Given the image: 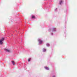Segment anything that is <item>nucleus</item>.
Here are the masks:
<instances>
[{
    "label": "nucleus",
    "instance_id": "nucleus-1",
    "mask_svg": "<svg viewBox=\"0 0 77 77\" xmlns=\"http://www.w3.org/2000/svg\"><path fill=\"white\" fill-rule=\"evenodd\" d=\"M5 38H2L0 40V45H2L3 43V41H4Z\"/></svg>",
    "mask_w": 77,
    "mask_h": 77
},
{
    "label": "nucleus",
    "instance_id": "nucleus-2",
    "mask_svg": "<svg viewBox=\"0 0 77 77\" xmlns=\"http://www.w3.org/2000/svg\"><path fill=\"white\" fill-rule=\"evenodd\" d=\"M38 42L40 44H41L42 43V41L40 39H38Z\"/></svg>",
    "mask_w": 77,
    "mask_h": 77
},
{
    "label": "nucleus",
    "instance_id": "nucleus-3",
    "mask_svg": "<svg viewBox=\"0 0 77 77\" xmlns=\"http://www.w3.org/2000/svg\"><path fill=\"white\" fill-rule=\"evenodd\" d=\"M5 51L8 52H11V51H10L9 49H5Z\"/></svg>",
    "mask_w": 77,
    "mask_h": 77
},
{
    "label": "nucleus",
    "instance_id": "nucleus-4",
    "mask_svg": "<svg viewBox=\"0 0 77 77\" xmlns=\"http://www.w3.org/2000/svg\"><path fill=\"white\" fill-rule=\"evenodd\" d=\"M12 63L13 64V65H15V62H14V61H12Z\"/></svg>",
    "mask_w": 77,
    "mask_h": 77
},
{
    "label": "nucleus",
    "instance_id": "nucleus-5",
    "mask_svg": "<svg viewBox=\"0 0 77 77\" xmlns=\"http://www.w3.org/2000/svg\"><path fill=\"white\" fill-rule=\"evenodd\" d=\"M32 18L34 19H35V16H34L33 15H32Z\"/></svg>",
    "mask_w": 77,
    "mask_h": 77
},
{
    "label": "nucleus",
    "instance_id": "nucleus-6",
    "mask_svg": "<svg viewBox=\"0 0 77 77\" xmlns=\"http://www.w3.org/2000/svg\"><path fill=\"white\" fill-rule=\"evenodd\" d=\"M45 68L46 69H47L48 70L49 69V68H48V67H45Z\"/></svg>",
    "mask_w": 77,
    "mask_h": 77
},
{
    "label": "nucleus",
    "instance_id": "nucleus-7",
    "mask_svg": "<svg viewBox=\"0 0 77 77\" xmlns=\"http://www.w3.org/2000/svg\"><path fill=\"white\" fill-rule=\"evenodd\" d=\"M62 2H63V1H60V2L59 4L60 5H61Z\"/></svg>",
    "mask_w": 77,
    "mask_h": 77
},
{
    "label": "nucleus",
    "instance_id": "nucleus-8",
    "mask_svg": "<svg viewBox=\"0 0 77 77\" xmlns=\"http://www.w3.org/2000/svg\"><path fill=\"white\" fill-rule=\"evenodd\" d=\"M43 51L44 52H45V51H46V50L45 49H43Z\"/></svg>",
    "mask_w": 77,
    "mask_h": 77
},
{
    "label": "nucleus",
    "instance_id": "nucleus-9",
    "mask_svg": "<svg viewBox=\"0 0 77 77\" xmlns=\"http://www.w3.org/2000/svg\"><path fill=\"white\" fill-rule=\"evenodd\" d=\"M30 60H31V59L30 58L29 59H28V62H29V61H30Z\"/></svg>",
    "mask_w": 77,
    "mask_h": 77
},
{
    "label": "nucleus",
    "instance_id": "nucleus-10",
    "mask_svg": "<svg viewBox=\"0 0 77 77\" xmlns=\"http://www.w3.org/2000/svg\"><path fill=\"white\" fill-rule=\"evenodd\" d=\"M52 77H55V75H53V76Z\"/></svg>",
    "mask_w": 77,
    "mask_h": 77
}]
</instances>
